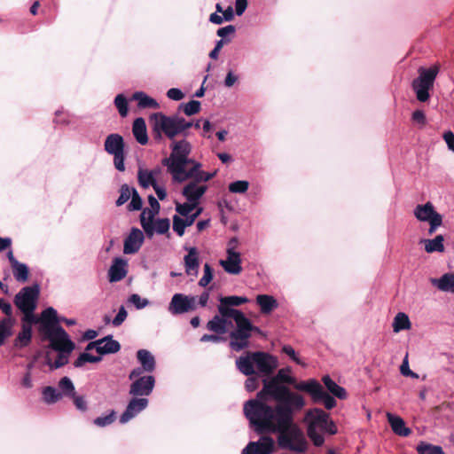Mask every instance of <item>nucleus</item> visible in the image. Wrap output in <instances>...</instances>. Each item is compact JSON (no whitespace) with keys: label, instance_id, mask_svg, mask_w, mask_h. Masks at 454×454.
Instances as JSON below:
<instances>
[{"label":"nucleus","instance_id":"nucleus-7","mask_svg":"<svg viewBox=\"0 0 454 454\" xmlns=\"http://www.w3.org/2000/svg\"><path fill=\"white\" fill-rule=\"evenodd\" d=\"M296 390L308 393L315 403L322 402L327 410H332L336 406L337 403L334 397L325 391L321 384L315 379H309L300 384L296 387Z\"/></svg>","mask_w":454,"mask_h":454},{"label":"nucleus","instance_id":"nucleus-31","mask_svg":"<svg viewBox=\"0 0 454 454\" xmlns=\"http://www.w3.org/2000/svg\"><path fill=\"white\" fill-rule=\"evenodd\" d=\"M256 302L260 306L262 314H270L278 306L277 300L268 294H258L256 296Z\"/></svg>","mask_w":454,"mask_h":454},{"label":"nucleus","instance_id":"nucleus-17","mask_svg":"<svg viewBox=\"0 0 454 454\" xmlns=\"http://www.w3.org/2000/svg\"><path fill=\"white\" fill-rule=\"evenodd\" d=\"M330 419L327 412L319 408L308 410L305 414V420L308 421V427H312L317 431V428L323 429Z\"/></svg>","mask_w":454,"mask_h":454},{"label":"nucleus","instance_id":"nucleus-10","mask_svg":"<svg viewBox=\"0 0 454 454\" xmlns=\"http://www.w3.org/2000/svg\"><path fill=\"white\" fill-rule=\"evenodd\" d=\"M43 335L45 339L50 340V347L56 351L70 354L74 348V343L61 326H58L57 329Z\"/></svg>","mask_w":454,"mask_h":454},{"label":"nucleus","instance_id":"nucleus-8","mask_svg":"<svg viewBox=\"0 0 454 454\" xmlns=\"http://www.w3.org/2000/svg\"><path fill=\"white\" fill-rule=\"evenodd\" d=\"M105 150L107 153L114 155V164L119 171L125 170L124 165V140L116 133L110 134L105 140Z\"/></svg>","mask_w":454,"mask_h":454},{"label":"nucleus","instance_id":"nucleus-37","mask_svg":"<svg viewBox=\"0 0 454 454\" xmlns=\"http://www.w3.org/2000/svg\"><path fill=\"white\" fill-rule=\"evenodd\" d=\"M42 394L43 400L47 404L56 403L62 398V394L51 386L43 387Z\"/></svg>","mask_w":454,"mask_h":454},{"label":"nucleus","instance_id":"nucleus-56","mask_svg":"<svg viewBox=\"0 0 454 454\" xmlns=\"http://www.w3.org/2000/svg\"><path fill=\"white\" fill-rule=\"evenodd\" d=\"M196 207H197V204L193 203V202L177 204L176 207V210L178 214L186 217L187 215L192 213V210L196 208Z\"/></svg>","mask_w":454,"mask_h":454},{"label":"nucleus","instance_id":"nucleus-4","mask_svg":"<svg viewBox=\"0 0 454 454\" xmlns=\"http://www.w3.org/2000/svg\"><path fill=\"white\" fill-rule=\"evenodd\" d=\"M236 366L246 376L254 375V366H256L259 373L269 378L277 369L278 360L275 356L262 351H248L236 360Z\"/></svg>","mask_w":454,"mask_h":454},{"label":"nucleus","instance_id":"nucleus-42","mask_svg":"<svg viewBox=\"0 0 454 454\" xmlns=\"http://www.w3.org/2000/svg\"><path fill=\"white\" fill-rule=\"evenodd\" d=\"M65 352H60L54 362H51V357L49 355L46 356V364L49 365L51 370H56L59 369L64 365H66L68 363V355L67 353L64 354Z\"/></svg>","mask_w":454,"mask_h":454},{"label":"nucleus","instance_id":"nucleus-52","mask_svg":"<svg viewBox=\"0 0 454 454\" xmlns=\"http://www.w3.org/2000/svg\"><path fill=\"white\" fill-rule=\"evenodd\" d=\"M308 436L310 438V440L313 442L315 446H321L325 442V438L322 434H320L315 428H312V427H308Z\"/></svg>","mask_w":454,"mask_h":454},{"label":"nucleus","instance_id":"nucleus-27","mask_svg":"<svg viewBox=\"0 0 454 454\" xmlns=\"http://www.w3.org/2000/svg\"><path fill=\"white\" fill-rule=\"evenodd\" d=\"M100 340H102V342L98 348V354L100 356L115 354L121 349V344L114 340L112 335L106 336L100 339Z\"/></svg>","mask_w":454,"mask_h":454},{"label":"nucleus","instance_id":"nucleus-43","mask_svg":"<svg viewBox=\"0 0 454 454\" xmlns=\"http://www.w3.org/2000/svg\"><path fill=\"white\" fill-rule=\"evenodd\" d=\"M419 454H444L442 448L421 442L416 448Z\"/></svg>","mask_w":454,"mask_h":454},{"label":"nucleus","instance_id":"nucleus-50","mask_svg":"<svg viewBox=\"0 0 454 454\" xmlns=\"http://www.w3.org/2000/svg\"><path fill=\"white\" fill-rule=\"evenodd\" d=\"M132 193V189L129 187L128 184H124L121 186L120 189V196L116 200V206L120 207L125 204L130 198Z\"/></svg>","mask_w":454,"mask_h":454},{"label":"nucleus","instance_id":"nucleus-63","mask_svg":"<svg viewBox=\"0 0 454 454\" xmlns=\"http://www.w3.org/2000/svg\"><path fill=\"white\" fill-rule=\"evenodd\" d=\"M167 96L172 100L178 101L184 98V94L179 89L172 88L168 90Z\"/></svg>","mask_w":454,"mask_h":454},{"label":"nucleus","instance_id":"nucleus-28","mask_svg":"<svg viewBox=\"0 0 454 454\" xmlns=\"http://www.w3.org/2000/svg\"><path fill=\"white\" fill-rule=\"evenodd\" d=\"M250 446L255 448L257 454H271L274 450V441L270 436L262 435L257 442H251Z\"/></svg>","mask_w":454,"mask_h":454},{"label":"nucleus","instance_id":"nucleus-38","mask_svg":"<svg viewBox=\"0 0 454 454\" xmlns=\"http://www.w3.org/2000/svg\"><path fill=\"white\" fill-rule=\"evenodd\" d=\"M411 326L409 317L403 312L397 313L394 318L393 330L395 333H399L403 330H408Z\"/></svg>","mask_w":454,"mask_h":454},{"label":"nucleus","instance_id":"nucleus-23","mask_svg":"<svg viewBox=\"0 0 454 454\" xmlns=\"http://www.w3.org/2000/svg\"><path fill=\"white\" fill-rule=\"evenodd\" d=\"M227 318H231V317H223L221 314L214 316L213 318L207 323V329L219 335L226 333L227 325L231 324L228 322Z\"/></svg>","mask_w":454,"mask_h":454},{"label":"nucleus","instance_id":"nucleus-5","mask_svg":"<svg viewBox=\"0 0 454 454\" xmlns=\"http://www.w3.org/2000/svg\"><path fill=\"white\" fill-rule=\"evenodd\" d=\"M150 122L153 136L157 141L162 139V135L171 140L181 135L177 114L166 115L162 113H155L150 116Z\"/></svg>","mask_w":454,"mask_h":454},{"label":"nucleus","instance_id":"nucleus-62","mask_svg":"<svg viewBox=\"0 0 454 454\" xmlns=\"http://www.w3.org/2000/svg\"><path fill=\"white\" fill-rule=\"evenodd\" d=\"M0 309L5 315L4 317H13L12 305L3 298H0Z\"/></svg>","mask_w":454,"mask_h":454},{"label":"nucleus","instance_id":"nucleus-25","mask_svg":"<svg viewBox=\"0 0 454 454\" xmlns=\"http://www.w3.org/2000/svg\"><path fill=\"white\" fill-rule=\"evenodd\" d=\"M133 135L137 141L142 145H145L148 143V136L145 121L142 118H137L132 126Z\"/></svg>","mask_w":454,"mask_h":454},{"label":"nucleus","instance_id":"nucleus-40","mask_svg":"<svg viewBox=\"0 0 454 454\" xmlns=\"http://www.w3.org/2000/svg\"><path fill=\"white\" fill-rule=\"evenodd\" d=\"M200 166L201 165L199 162L194 163L192 168H195V170L193 171L192 176H189V179H194L198 183L207 182L215 176L216 172L208 173L203 170H200Z\"/></svg>","mask_w":454,"mask_h":454},{"label":"nucleus","instance_id":"nucleus-57","mask_svg":"<svg viewBox=\"0 0 454 454\" xmlns=\"http://www.w3.org/2000/svg\"><path fill=\"white\" fill-rule=\"evenodd\" d=\"M400 372L405 377H411L414 379H418L419 375L415 372H413L411 370H410L409 363H408V356H406L400 366Z\"/></svg>","mask_w":454,"mask_h":454},{"label":"nucleus","instance_id":"nucleus-26","mask_svg":"<svg viewBox=\"0 0 454 454\" xmlns=\"http://www.w3.org/2000/svg\"><path fill=\"white\" fill-rule=\"evenodd\" d=\"M431 283L440 291L454 294V273H445L440 278H432Z\"/></svg>","mask_w":454,"mask_h":454},{"label":"nucleus","instance_id":"nucleus-1","mask_svg":"<svg viewBox=\"0 0 454 454\" xmlns=\"http://www.w3.org/2000/svg\"><path fill=\"white\" fill-rule=\"evenodd\" d=\"M290 368L280 369L275 376L262 380V388L254 399L244 404V414L257 434L278 433V444L283 450L304 453L309 442L303 431L294 422V413L305 405L304 397L292 391L288 386L297 382L288 374Z\"/></svg>","mask_w":454,"mask_h":454},{"label":"nucleus","instance_id":"nucleus-19","mask_svg":"<svg viewBox=\"0 0 454 454\" xmlns=\"http://www.w3.org/2000/svg\"><path fill=\"white\" fill-rule=\"evenodd\" d=\"M207 189V187L206 185H198V182L193 179V181L184 187L182 194L189 202H193L198 205L199 200L203 196Z\"/></svg>","mask_w":454,"mask_h":454},{"label":"nucleus","instance_id":"nucleus-51","mask_svg":"<svg viewBox=\"0 0 454 454\" xmlns=\"http://www.w3.org/2000/svg\"><path fill=\"white\" fill-rule=\"evenodd\" d=\"M131 201L128 205L129 211L140 210L142 208V199L135 188H132Z\"/></svg>","mask_w":454,"mask_h":454},{"label":"nucleus","instance_id":"nucleus-61","mask_svg":"<svg viewBox=\"0 0 454 454\" xmlns=\"http://www.w3.org/2000/svg\"><path fill=\"white\" fill-rule=\"evenodd\" d=\"M411 120L419 124L420 127H424L427 124L426 114L422 110H416L412 113Z\"/></svg>","mask_w":454,"mask_h":454},{"label":"nucleus","instance_id":"nucleus-34","mask_svg":"<svg viewBox=\"0 0 454 454\" xmlns=\"http://www.w3.org/2000/svg\"><path fill=\"white\" fill-rule=\"evenodd\" d=\"M132 99L137 101L138 107L142 109H157L160 106L154 98L149 97L142 91L135 92L132 95Z\"/></svg>","mask_w":454,"mask_h":454},{"label":"nucleus","instance_id":"nucleus-16","mask_svg":"<svg viewBox=\"0 0 454 454\" xmlns=\"http://www.w3.org/2000/svg\"><path fill=\"white\" fill-rule=\"evenodd\" d=\"M145 237L137 228H132L130 233L124 240L123 252L126 254H136L143 245Z\"/></svg>","mask_w":454,"mask_h":454},{"label":"nucleus","instance_id":"nucleus-30","mask_svg":"<svg viewBox=\"0 0 454 454\" xmlns=\"http://www.w3.org/2000/svg\"><path fill=\"white\" fill-rule=\"evenodd\" d=\"M161 169L160 168H156L151 171L139 169L137 172V180L139 184L144 188H147L150 185L153 186V184L157 183L155 176L159 175Z\"/></svg>","mask_w":454,"mask_h":454},{"label":"nucleus","instance_id":"nucleus-13","mask_svg":"<svg viewBox=\"0 0 454 454\" xmlns=\"http://www.w3.org/2000/svg\"><path fill=\"white\" fill-rule=\"evenodd\" d=\"M155 379L152 375L139 377L133 380L129 394L133 396H148L153 390Z\"/></svg>","mask_w":454,"mask_h":454},{"label":"nucleus","instance_id":"nucleus-12","mask_svg":"<svg viewBox=\"0 0 454 454\" xmlns=\"http://www.w3.org/2000/svg\"><path fill=\"white\" fill-rule=\"evenodd\" d=\"M196 297L183 294H175L168 305V311L172 315L184 314L196 309Z\"/></svg>","mask_w":454,"mask_h":454},{"label":"nucleus","instance_id":"nucleus-24","mask_svg":"<svg viewBox=\"0 0 454 454\" xmlns=\"http://www.w3.org/2000/svg\"><path fill=\"white\" fill-rule=\"evenodd\" d=\"M387 416L388 423L395 434L406 437L411 434V430L405 426L404 420L401 417L391 413H387Z\"/></svg>","mask_w":454,"mask_h":454},{"label":"nucleus","instance_id":"nucleus-29","mask_svg":"<svg viewBox=\"0 0 454 454\" xmlns=\"http://www.w3.org/2000/svg\"><path fill=\"white\" fill-rule=\"evenodd\" d=\"M32 340V326L22 324L21 330L13 341L14 348H22L27 347Z\"/></svg>","mask_w":454,"mask_h":454},{"label":"nucleus","instance_id":"nucleus-9","mask_svg":"<svg viewBox=\"0 0 454 454\" xmlns=\"http://www.w3.org/2000/svg\"><path fill=\"white\" fill-rule=\"evenodd\" d=\"M39 294L40 291L37 285L25 286L14 296L13 303L20 312L35 309Z\"/></svg>","mask_w":454,"mask_h":454},{"label":"nucleus","instance_id":"nucleus-21","mask_svg":"<svg viewBox=\"0 0 454 454\" xmlns=\"http://www.w3.org/2000/svg\"><path fill=\"white\" fill-rule=\"evenodd\" d=\"M185 272L188 275H198L200 267L199 252L196 247H190L188 254L184 256Z\"/></svg>","mask_w":454,"mask_h":454},{"label":"nucleus","instance_id":"nucleus-14","mask_svg":"<svg viewBox=\"0 0 454 454\" xmlns=\"http://www.w3.org/2000/svg\"><path fill=\"white\" fill-rule=\"evenodd\" d=\"M148 399L145 397L137 398L134 396L128 403L125 411L120 417V423L125 424L135 418L138 413L144 411L148 405Z\"/></svg>","mask_w":454,"mask_h":454},{"label":"nucleus","instance_id":"nucleus-35","mask_svg":"<svg viewBox=\"0 0 454 454\" xmlns=\"http://www.w3.org/2000/svg\"><path fill=\"white\" fill-rule=\"evenodd\" d=\"M16 323L14 317H3L0 319V346L5 340L12 335V328Z\"/></svg>","mask_w":454,"mask_h":454},{"label":"nucleus","instance_id":"nucleus-48","mask_svg":"<svg viewBox=\"0 0 454 454\" xmlns=\"http://www.w3.org/2000/svg\"><path fill=\"white\" fill-rule=\"evenodd\" d=\"M249 187V183L245 180H239L229 184V191L232 193H245Z\"/></svg>","mask_w":454,"mask_h":454},{"label":"nucleus","instance_id":"nucleus-47","mask_svg":"<svg viewBox=\"0 0 454 454\" xmlns=\"http://www.w3.org/2000/svg\"><path fill=\"white\" fill-rule=\"evenodd\" d=\"M114 105L121 117H126L129 112L128 100L123 94H118L114 98Z\"/></svg>","mask_w":454,"mask_h":454},{"label":"nucleus","instance_id":"nucleus-22","mask_svg":"<svg viewBox=\"0 0 454 454\" xmlns=\"http://www.w3.org/2000/svg\"><path fill=\"white\" fill-rule=\"evenodd\" d=\"M415 217L421 222H430L434 216H442L434 210L431 202H427L424 205H418L414 209Z\"/></svg>","mask_w":454,"mask_h":454},{"label":"nucleus","instance_id":"nucleus-64","mask_svg":"<svg viewBox=\"0 0 454 454\" xmlns=\"http://www.w3.org/2000/svg\"><path fill=\"white\" fill-rule=\"evenodd\" d=\"M443 139L446 142L448 148L454 152V133L452 131H446L443 133Z\"/></svg>","mask_w":454,"mask_h":454},{"label":"nucleus","instance_id":"nucleus-53","mask_svg":"<svg viewBox=\"0 0 454 454\" xmlns=\"http://www.w3.org/2000/svg\"><path fill=\"white\" fill-rule=\"evenodd\" d=\"M213 279V270L208 263L204 265V275L200 279L199 285L202 287H206Z\"/></svg>","mask_w":454,"mask_h":454},{"label":"nucleus","instance_id":"nucleus-55","mask_svg":"<svg viewBox=\"0 0 454 454\" xmlns=\"http://www.w3.org/2000/svg\"><path fill=\"white\" fill-rule=\"evenodd\" d=\"M170 226L169 220L168 218L158 219L155 222L154 231L159 234H165L168 231Z\"/></svg>","mask_w":454,"mask_h":454},{"label":"nucleus","instance_id":"nucleus-32","mask_svg":"<svg viewBox=\"0 0 454 454\" xmlns=\"http://www.w3.org/2000/svg\"><path fill=\"white\" fill-rule=\"evenodd\" d=\"M322 381L325 384L327 390L335 397L344 400L347 398V391L344 387L339 386L333 381L329 375H325L322 378Z\"/></svg>","mask_w":454,"mask_h":454},{"label":"nucleus","instance_id":"nucleus-44","mask_svg":"<svg viewBox=\"0 0 454 454\" xmlns=\"http://www.w3.org/2000/svg\"><path fill=\"white\" fill-rule=\"evenodd\" d=\"M101 360V356H96L87 352H83L80 354L78 358L74 362V366L79 368L83 366L85 363H98Z\"/></svg>","mask_w":454,"mask_h":454},{"label":"nucleus","instance_id":"nucleus-49","mask_svg":"<svg viewBox=\"0 0 454 454\" xmlns=\"http://www.w3.org/2000/svg\"><path fill=\"white\" fill-rule=\"evenodd\" d=\"M188 223L185 219L179 217L175 215L173 216V230L176 232L179 237H182L184 233V230L188 227Z\"/></svg>","mask_w":454,"mask_h":454},{"label":"nucleus","instance_id":"nucleus-58","mask_svg":"<svg viewBox=\"0 0 454 454\" xmlns=\"http://www.w3.org/2000/svg\"><path fill=\"white\" fill-rule=\"evenodd\" d=\"M128 313L124 306H121L115 317L113 319L112 324L114 326H120L127 318Z\"/></svg>","mask_w":454,"mask_h":454},{"label":"nucleus","instance_id":"nucleus-2","mask_svg":"<svg viewBox=\"0 0 454 454\" xmlns=\"http://www.w3.org/2000/svg\"><path fill=\"white\" fill-rule=\"evenodd\" d=\"M218 312L223 317H231L237 328L230 333V347L235 351H240L249 345V338L252 332H259V328L253 325L245 314L237 309L247 302L248 299L241 296H221L219 298Z\"/></svg>","mask_w":454,"mask_h":454},{"label":"nucleus","instance_id":"nucleus-36","mask_svg":"<svg viewBox=\"0 0 454 454\" xmlns=\"http://www.w3.org/2000/svg\"><path fill=\"white\" fill-rule=\"evenodd\" d=\"M443 236L442 235H437L433 239H423L422 242L425 243V250L427 253H434V252H443L444 251V245H443Z\"/></svg>","mask_w":454,"mask_h":454},{"label":"nucleus","instance_id":"nucleus-3","mask_svg":"<svg viewBox=\"0 0 454 454\" xmlns=\"http://www.w3.org/2000/svg\"><path fill=\"white\" fill-rule=\"evenodd\" d=\"M172 152L168 158L162 160L163 166L168 168V171L172 175L175 181L178 183L184 182L192 176L195 168L186 169L189 164L194 165L196 163L192 159H189V154L192 151L191 144L185 140L174 142L171 145Z\"/></svg>","mask_w":454,"mask_h":454},{"label":"nucleus","instance_id":"nucleus-33","mask_svg":"<svg viewBox=\"0 0 454 454\" xmlns=\"http://www.w3.org/2000/svg\"><path fill=\"white\" fill-rule=\"evenodd\" d=\"M137 357L145 372H152L155 369L154 356L146 349H139Z\"/></svg>","mask_w":454,"mask_h":454},{"label":"nucleus","instance_id":"nucleus-39","mask_svg":"<svg viewBox=\"0 0 454 454\" xmlns=\"http://www.w3.org/2000/svg\"><path fill=\"white\" fill-rule=\"evenodd\" d=\"M13 276L15 279L19 282H27L29 277V270L28 267L22 262H16L15 265L12 267Z\"/></svg>","mask_w":454,"mask_h":454},{"label":"nucleus","instance_id":"nucleus-6","mask_svg":"<svg viewBox=\"0 0 454 454\" xmlns=\"http://www.w3.org/2000/svg\"><path fill=\"white\" fill-rule=\"evenodd\" d=\"M439 69L440 67L437 65H434L427 69L419 68V77L412 81L411 87L419 102H427L429 99V90L434 87Z\"/></svg>","mask_w":454,"mask_h":454},{"label":"nucleus","instance_id":"nucleus-20","mask_svg":"<svg viewBox=\"0 0 454 454\" xmlns=\"http://www.w3.org/2000/svg\"><path fill=\"white\" fill-rule=\"evenodd\" d=\"M127 275V262L120 257L114 260L108 270V278L110 282H118L123 279Z\"/></svg>","mask_w":454,"mask_h":454},{"label":"nucleus","instance_id":"nucleus-60","mask_svg":"<svg viewBox=\"0 0 454 454\" xmlns=\"http://www.w3.org/2000/svg\"><path fill=\"white\" fill-rule=\"evenodd\" d=\"M129 301L135 305L138 309L145 308L148 304L146 299H142L138 294H133L130 295Z\"/></svg>","mask_w":454,"mask_h":454},{"label":"nucleus","instance_id":"nucleus-59","mask_svg":"<svg viewBox=\"0 0 454 454\" xmlns=\"http://www.w3.org/2000/svg\"><path fill=\"white\" fill-rule=\"evenodd\" d=\"M70 398L73 399L74 404L75 405V407L78 410H80L82 411H86L88 410L87 402L83 396L76 395V393H75Z\"/></svg>","mask_w":454,"mask_h":454},{"label":"nucleus","instance_id":"nucleus-45","mask_svg":"<svg viewBox=\"0 0 454 454\" xmlns=\"http://www.w3.org/2000/svg\"><path fill=\"white\" fill-rule=\"evenodd\" d=\"M116 419V412L112 410L108 414L96 418L93 420L94 425L104 427L113 424Z\"/></svg>","mask_w":454,"mask_h":454},{"label":"nucleus","instance_id":"nucleus-11","mask_svg":"<svg viewBox=\"0 0 454 454\" xmlns=\"http://www.w3.org/2000/svg\"><path fill=\"white\" fill-rule=\"evenodd\" d=\"M148 202L150 208L145 207L143 209L140 215V223L146 235L151 238L154 233L153 218L159 214L160 205L153 195L148 196Z\"/></svg>","mask_w":454,"mask_h":454},{"label":"nucleus","instance_id":"nucleus-18","mask_svg":"<svg viewBox=\"0 0 454 454\" xmlns=\"http://www.w3.org/2000/svg\"><path fill=\"white\" fill-rule=\"evenodd\" d=\"M57 311L52 307L45 309L40 317V332L44 334L58 328Z\"/></svg>","mask_w":454,"mask_h":454},{"label":"nucleus","instance_id":"nucleus-41","mask_svg":"<svg viewBox=\"0 0 454 454\" xmlns=\"http://www.w3.org/2000/svg\"><path fill=\"white\" fill-rule=\"evenodd\" d=\"M59 387L63 396L71 397L75 394L74 383L68 377H63L59 381Z\"/></svg>","mask_w":454,"mask_h":454},{"label":"nucleus","instance_id":"nucleus-46","mask_svg":"<svg viewBox=\"0 0 454 454\" xmlns=\"http://www.w3.org/2000/svg\"><path fill=\"white\" fill-rule=\"evenodd\" d=\"M179 109H182L186 115L192 116L200 111V102L197 100H191L186 104H181L179 106Z\"/></svg>","mask_w":454,"mask_h":454},{"label":"nucleus","instance_id":"nucleus-54","mask_svg":"<svg viewBox=\"0 0 454 454\" xmlns=\"http://www.w3.org/2000/svg\"><path fill=\"white\" fill-rule=\"evenodd\" d=\"M35 309H28L22 311L23 317H22V324H27L32 326L34 324L40 323V317H37L35 316Z\"/></svg>","mask_w":454,"mask_h":454},{"label":"nucleus","instance_id":"nucleus-15","mask_svg":"<svg viewBox=\"0 0 454 454\" xmlns=\"http://www.w3.org/2000/svg\"><path fill=\"white\" fill-rule=\"evenodd\" d=\"M220 265L229 274H239L242 271L240 254L234 251L233 248H228L227 258L226 260H221Z\"/></svg>","mask_w":454,"mask_h":454}]
</instances>
